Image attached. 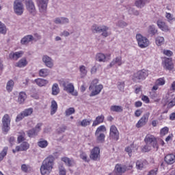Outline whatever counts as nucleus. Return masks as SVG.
<instances>
[{
	"label": "nucleus",
	"instance_id": "cd10ccee",
	"mask_svg": "<svg viewBox=\"0 0 175 175\" xmlns=\"http://www.w3.org/2000/svg\"><path fill=\"white\" fill-rule=\"evenodd\" d=\"M165 69H167V70H172L173 69L174 66L173 63L172 62V59L170 58H167L165 59Z\"/></svg>",
	"mask_w": 175,
	"mask_h": 175
},
{
	"label": "nucleus",
	"instance_id": "b1692460",
	"mask_svg": "<svg viewBox=\"0 0 175 175\" xmlns=\"http://www.w3.org/2000/svg\"><path fill=\"white\" fill-rule=\"evenodd\" d=\"M115 170L117 175H121L122 173L126 172V167H125V166H122L120 164H117L115 167Z\"/></svg>",
	"mask_w": 175,
	"mask_h": 175
},
{
	"label": "nucleus",
	"instance_id": "3c124183",
	"mask_svg": "<svg viewBox=\"0 0 175 175\" xmlns=\"http://www.w3.org/2000/svg\"><path fill=\"white\" fill-rule=\"evenodd\" d=\"M128 23H126V22H124L123 21H119L117 23V26L120 27V28H125V27H127Z\"/></svg>",
	"mask_w": 175,
	"mask_h": 175
},
{
	"label": "nucleus",
	"instance_id": "c9c22d12",
	"mask_svg": "<svg viewBox=\"0 0 175 175\" xmlns=\"http://www.w3.org/2000/svg\"><path fill=\"white\" fill-rule=\"evenodd\" d=\"M126 9L130 14H133L134 16H139V11L137 10H135V8L129 5L126 7Z\"/></svg>",
	"mask_w": 175,
	"mask_h": 175
},
{
	"label": "nucleus",
	"instance_id": "a19ab883",
	"mask_svg": "<svg viewBox=\"0 0 175 175\" xmlns=\"http://www.w3.org/2000/svg\"><path fill=\"white\" fill-rule=\"evenodd\" d=\"M13 87H14V81H13V80H10L6 85L7 91L8 92H12Z\"/></svg>",
	"mask_w": 175,
	"mask_h": 175
},
{
	"label": "nucleus",
	"instance_id": "a18cd8bd",
	"mask_svg": "<svg viewBox=\"0 0 175 175\" xmlns=\"http://www.w3.org/2000/svg\"><path fill=\"white\" fill-rule=\"evenodd\" d=\"M6 32H8L6 25L0 21V33H2L3 35H6Z\"/></svg>",
	"mask_w": 175,
	"mask_h": 175
},
{
	"label": "nucleus",
	"instance_id": "c756f323",
	"mask_svg": "<svg viewBox=\"0 0 175 175\" xmlns=\"http://www.w3.org/2000/svg\"><path fill=\"white\" fill-rule=\"evenodd\" d=\"M150 0H137L135 1V6L137 8H139V9H142V8H144L146 3H149Z\"/></svg>",
	"mask_w": 175,
	"mask_h": 175
},
{
	"label": "nucleus",
	"instance_id": "412c9836",
	"mask_svg": "<svg viewBox=\"0 0 175 175\" xmlns=\"http://www.w3.org/2000/svg\"><path fill=\"white\" fill-rule=\"evenodd\" d=\"M147 165V161L146 160H138L136 161V169L137 170H143Z\"/></svg>",
	"mask_w": 175,
	"mask_h": 175
},
{
	"label": "nucleus",
	"instance_id": "a878e982",
	"mask_svg": "<svg viewBox=\"0 0 175 175\" xmlns=\"http://www.w3.org/2000/svg\"><path fill=\"white\" fill-rule=\"evenodd\" d=\"M57 110H58V104H57V102L53 100L51 101V116H54V114L57 113Z\"/></svg>",
	"mask_w": 175,
	"mask_h": 175
},
{
	"label": "nucleus",
	"instance_id": "58836bf2",
	"mask_svg": "<svg viewBox=\"0 0 175 175\" xmlns=\"http://www.w3.org/2000/svg\"><path fill=\"white\" fill-rule=\"evenodd\" d=\"M59 94V87L57 83H54L52 86V95H58Z\"/></svg>",
	"mask_w": 175,
	"mask_h": 175
},
{
	"label": "nucleus",
	"instance_id": "2eb2a0df",
	"mask_svg": "<svg viewBox=\"0 0 175 175\" xmlns=\"http://www.w3.org/2000/svg\"><path fill=\"white\" fill-rule=\"evenodd\" d=\"M36 3L40 13H46L49 0H36Z\"/></svg>",
	"mask_w": 175,
	"mask_h": 175
},
{
	"label": "nucleus",
	"instance_id": "de8ad7c7",
	"mask_svg": "<svg viewBox=\"0 0 175 175\" xmlns=\"http://www.w3.org/2000/svg\"><path fill=\"white\" fill-rule=\"evenodd\" d=\"M79 70L81 72V77H85L87 76V68L85 66H81L79 67Z\"/></svg>",
	"mask_w": 175,
	"mask_h": 175
},
{
	"label": "nucleus",
	"instance_id": "37998d69",
	"mask_svg": "<svg viewBox=\"0 0 175 175\" xmlns=\"http://www.w3.org/2000/svg\"><path fill=\"white\" fill-rule=\"evenodd\" d=\"M92 122V120L91 119H83L81 122V126H88L89 125H91V123Z\"/></svg>",
	"mask_w": 175,
	"mask_h": 175
},
{
	"label": "nucleus",
	"instance_id": "09e8293b",
	"mask_svg": "<svg viewBox=\"0 0 175 175\" xmlns=\"http://www.w3.org/2000/svg\"><path fill=\"white\" fill-rule=\"evenodd\" d=\"M18 143H23V142H25V133H20L17 139Z\"/></svg>",
	"mask_w": 175,
	"mask_h": 175
},
{
	"label": "nucleus",
	"instance_id": "79ce46f5",
	"mask_svg": "<svg viewBox=\"0 0 175 175\" xmlns=\"http://www.w3.org/2000/svg\"><path fill=\"white\" fill-rule=\"evenodd\" d=\"M155 42L157 46H162L165 43V38L162 36H158L156 38Z\"/></svg>",
	"mask_w": 175,
	"mask_h": 175
},
{
	"label": "nucleus",
	"instance_id": "774afa93",
	"mask_svg": "<svg viewBox=\"0 0 175 175\" xmlns=\"http://www.w3.org/2000/svg\"><path fill=\"white\" fill-rule=\"evenodd\" d=\"M135 117H140L142 116V110L137 109L135 112Z\"/></svg>",
	"mask_w": 175,
	"mask_h": 175
},
{
	"label": "nucleus",
	"instance_id": "f257e3e1",
	"mask_svg": "<svg viewBox=\"0 0 175 175\" xmlns=\"http://www.w3.org/2000/svg\"><path fill=\"white\" fill-rule=\"evenodd\" d=\"M55 158L53 155L47 157L42 163L40 170L42 175H49L54 167Z\"/></svg>",
	"mask_w": 175,
	"mask_h": 175
},
{
	"label": "nucleus",
	"instance_id": "bb28decb",
	"mask_svg": "<svg viewBox=\"0 0 175 175\" xmlns=\"http://www.w3.org/2000/svg\"><path fill=\"white\" fill-rule=\"evenodd\" d=\"M105 121V116L100 115L96 118V120L93 121L92 126H97L99 124H102Z\"/></svg>",
	"mask_w": 175,
	"mask_h": 175
},
{
	"label": "nucleus",
	"instance_id": "338daca9",
	"mask_svg": "<svg viewBox=\"0 0 175 175\" xmlns=\"http://www.w3.org/2000/svg\"><path fill=\"white\" fill-rule=\"evenodd\" d=\"M142 99V100H144V102H146V103H150V98H148V96H143Z\"/></svg>",
	"mask_w": 175,
	"mask_h": 175
},
{
	"label": "nucleus",
	"instance_id": "bf43d9fd",
	"mask_svg": "<svg viewBox=\"0 0 175 175\" xmlns=\"http://www.w3.org/2000/svg\"><path fill=\"white\" fill-rule=\"evenodd\" d=\"M156 84L157 85H163L165 84V79H163V78L157 79L156 81Z\"/></svg>",
	"mask_w": 175,
	"mask_h": 175
},
{
	"label": "nucleus",
	"instance_id": "ea45409f",
	"mask_svg": "<svg viewBox=\"0 0 175 175\" xmlns=\"http://www.w3.org/2000/svg\"><path fill=\"white\" fill-rule=\"evenodd\" d=\"M96 59L98 62H105L106 61V55L103 53H98L96 56Z\"/></svg>",
	"mask_w": 175,
	"mask_h": 175
},
{
	"label": "nucleus",
	"instance_id": "864d4df0",
	"mask_svg": "<svg viewBox=\"0 0 175 175\" xmlns=\"http://www.w3.org/2000/svg\"><path fill=\"white\" fill-rule=\"evenodd\" d=\"M103 131H106V127L104 125L100 126L97 128L95 135L100 134V132H103Z\"/></svg>",
	"mask_w": 175,
	"mask_h": 175
},
{
	"label": "nucleus",
	"instance_id": "f3484780",
	"mask_svg": "<svg viewBox=\"0 0 175 175\" xmlns=\"http://www.w3.org/2000/svg\"><path fill=\"white\" fill-rule=\"evenodd\" d=\"M100 157V149L98 147H94L90 154V159L93 161H98V159Z\"/></svg>",
	"mask_w": 175,
	"mask_h": 175
},
{
	"label": "nucleus",
	"instance_id": "2f4dec72",
	"mask_svg": "<svg viewBox=\"0 0 175 175\" xmlns=\"http://www.w3.org/2000/svg\"><path fill=\"white\" fill-rule=\"evenodd\" d=\"M25 99H27V94L24 92H21L19 93L18 98V103H20L21 105L22 103H24V102H25Z\"/></svg>",
	"mask_w": 175,
	"mask_h": 175
},
{
	"label": "nucleus",
	"instance_id": "7ed1b4c3",
	"mask_svg": "<svg viewBox=\"0 0 175 175\" xmlns=\"http://www.w3.org/2000/svg\"><path fill=\"white\" fill-rule=\"evenodd\" d=\"M91 29L92 33H101L104 38H107L111 35V31H109V27L105 25H93Z\"/></svg>",
	"mask_w": 175,
	"mask_h": 175
},
{
	"label": "nucleus",
	"instance_id": "0e129e2a",
	"mask_svg": "<svg viewBox=\"0 0 175 175\" xmlns=\"http://www.w3.org/2000/svg\"><path fill=\"white\" fill-rule=\"evenodd\" d=\"M55 24H60L62 25V17H57L54 20Z\"/></svg>",
	"mask_w": 175,
	"mask_h": 175
},
{
	"label": "nucleus",
	"instance_id": "f704fd0d",
	"mask_svg": "<svg viewBox=\"0 0 175 175\" xmlns=\"http://www.w3.org/2000/svg\"><path fill=\"white\" fill-rule=\"evenodd\" d=\"M50 75V70L47 68H42L39 71V76L40 77H47Z\"/></svg>",
	"mask_w": 175,
	"mask_h": 175
},
{
	"label": "nucleus",
	"instance_id": "49530a36",
	"mask_svg": "<svg viewBox=\"0 0 175 175\" xmlns=\"http://www.w3.org/2000/svg\"><path fill=\"white\" fill-rule=\"evenodd\" d=\"M8 147H4L3 150L0 152V161H3V159L8 154Z\"/></svg>",
	"mask_w": 175,
	"mask_h": 175
},
{
	"label": "nucleus",
	"instance_id": "c03bdc74",
	"mask_svg": "<svg viewBox=\"0 0 175 175\" xmlns=\"http://www.w3.org/2000/svg\"><path fill=\"white\" fill-rule=\"evenodd\" d=\"M38 147H40L41 148H46V147H47V146H49V142H47V141H46V140L40 139L38 142Z\"/></svg>",
	"mask_w": 175,
	"mask_h": 175
},
{
	"label": "nucleus",
	"instance_id": "473e14b6",
	"mask_svg": "<svg viewBox=\"0 0 175 175\" xmlns=\"http://www.w3.org/2000/svg\"><path fill=\"white\" fill-rule=\"evenodd\" d=\"M62 162H64V163L67 165V166H72L73 165H75V161H73V159H70L68 157H62Z\"/></svg>",
	"mask_w": 175,
	"mask_h": 175
},
{
	"label": "nucleus",
	"instance_id": "13d9d810",
	"mask_svg": "<svg viewBox=\"0 0 175 175\" xmlns=\"http://www.w3.org/2000/svg\"><path fill=\"white\" fill-rule=\"evenodd\" d=\"M133 145H131L125 148L126 152H128L129 157H132V146Z\"/></svg>",
	"mask_w": 175,
	"mask_h": 175
},
{
	"label": "nucleus",
	"instance_id": "69168bd1",
	"mask_svg": "<svg viewBox=\"0 0 175 175\" xmlns=\"http://www.w3.org/2000/svg\"><path fill=\"white\" fill-rule=\"evenodd\" d=\"M80 158L83 159V161H85V162H87V154L82 152L80 154Z\"/></svg>",
	"mask_w": 175,
	"mask_h": 175
},
{
	"label": "nucleus",
	"instance_id": "aec40b11",
	"mask_svg": "<svg viewBox=\"0 0 175 175\" xmlns=\"http://www.w3.org/2000/svg\"><path fill=\"white\" fill-rule=\"evenodd\" d=\"M164 161L167 165H173L175 162V155L174 154H169L165 157Z\"/></svg>",
	"mask_w": 175,
	"mask_h": 175
},
{
	"label": "nucleus",
	"instance_id": "20e7f679",
	"mask_svg": "<svg viewBox=\"0 0 175 175\" xmlns=\"http://www.w3.org/2000/svg\"><path fill=\"white\" fill-rule=\"evenodd\" d=\"M60 85H62L64 91H66V92H68V94H71L73 96H77L79 95L77 91L75 90V85H73V83H69V81H62Z\"/></svg>",
	"mask_w": 175,
	"mask_h": 175
},
{
	"label": "nucleus",
	"instance_id": "e433bc0d",
	"mask_svg": "<svg viewBox=\"0 0 175 175\" xmlns=\"http://www.w3.org/2000/svg\"><path fill=\"white\" fill-rule=\"evenodd\" d=\"M157 32H158V30L155 29V26H154V25H150L148 27V33H149V35L154 36Z\"/></svg>",
	"mask_w": 175,
	"mask_h": 175
},
{
	"label": "nucleus",
	"instance_id": "7c9ffc66",
	"mask_svg": "<svg viewBox=\"0 0 175 175\" xmlns=\"http://www.w3.org/2000/svg\"><path fill=\"white\" fill-rule=\"evenodd\" d=\"M110 111L114 113H121L124 111V109L121 105H111L110 107Z\"/></svg>",
	"mask_w": 175,
	"mask_h": 175
},
{
	"label": "nucleus",
	"instance_id": "4c0bfd02",
	"mask_svg": "<svg viewBox=\"0 0 175 175\" xmlns=\"http://www.w3.org/2000/svg\"><path fill=\"white\" fill-rule=\"evenodd\" d=\"M95 136L96 137L97 143H105L106 135L104 133H100V134L95 135Z\"/></svg>",
	"mask_w": 175,
	"mask_h": 175
},
{
	"label": "nucleus",
	"instance_id": "680f3d73",
	"mask_svg": "<svg viewBox=\"0 0 175 175\" xmlns=\"http://www.w3.org/2000/svg\"><path fill=\"white\" fill-rule=\"evenodd\" d=\"M163 54H165V55H167V57H172V55H173V52H172V51L170 50H164Z\"/></svg>",
	"mask_w": 175,
	"mask_h": 175
},
{
	"label": "nucleus",
	"instance_id": "8fccbe9b",
	"mask_svg": "<svg viewBox=\"0 0 175 175\" xmlns=\"http://www.w3.org/2000/svg\"><path fill=\"white\" fill-rule=\"evenodd\" d=\"M21 170L23 173H28L31 170V167L27 164H23L21 165Z\"/></svg>",
	"mask_w": 175,
	"mask_h": 175
},
{
	"label": "nucleus",
	"instance_id": "0eeeda50",
	"mask_svg": "<svg viewBox=\"0 0 175 175\" xmlns=\"http://www.w3.org/2000/svg\"><path fill=\"white\" fill-rule=\"evenodd\" d=\"M136 39L138 43V46L141 49H146V47H148V46H150V40H148L147 38L142 36V34H137Z\"/></svg>",
	"mask_w": 175,
	"mask_h": 175
},
{
	"label": "nucleus",
	"instance_id": "dca6fc26",
	"mask_svg": "<svg viewBox=\"0 0 175 175\" xmlns=\"http://www.w3.org/2000/svg\"><path fill=\"white\" fill-rule=\"evenodd\" d=\"M42 61L46 68L51 69L54 66V60L47 55H44L42 56Z\"/></svg>",
	"mask_w": 175,
	"mask_h": 175
},
{
	"label": "nucleus",
	"instance_id": "5701e85b",
	"mask_svg": "<svg viewBox=\"0 0 175 175\" xmlns=\"http://www.w3.org/2000/svg\"><path fill=\"white\" fill-rule=\"evenodd\" d=\"M157 26L159 28H160V29H161V31H163L164 32H168V31H170L169 27L166 25V23H165L163 21H158Z\"/></svg>",
	"mask_w": 175,
	"mask_h": 175
},
{
	"label": "nucleus",
	"instance_id": "9b49d317",
	"mask_svg": "<svg viewBox=\"0 0 175 175\" xmlns=\"http://www.w3.org/2000/svg\"><path fill=\"white\" fill-rule=\"evenodd\" d=\"M26 10L31 16L36 14V7L32 0H27L25 3Z\"/></svg>",
	"mask_w": 175,
	"mask_h": 175
},
{
	"label": "nucleus",
	"instance_id": "052dcab7",
	"mask_svg": "<svg viewBox=\"0 0 175 175\" xmlns=\"http://www.w3.org/2000/svg\"><path fill=\"white\" fill-rule=\"evenodd\" d=\"M62 25H64L69 24L70 21H69V18L66 17H62Z\"/></svg>",
	"mask_w": 175,
	"mask_h": 175
},
{
	"label": "nucleus",
	"instance_id": "4468645a",
	"mask_svg": "<svg viewBox=\"0 0 175 175\" xmlns=\"http://www.w3.org/2000/svg\"><path fill=\"white\" fill-rule=\"evenodd\" d=\"M33 112V109L32 108H29L25 109L23 111H22L20 114H18L16 116V122H18L23 120V118L25 117H28V116H31L32 113Z\"/></svg>",
	"mask_w": 175,
	"mask_h": 175
},
{
	"label": "nucleus",
	"instance_id": "4d7b16f0",
	"mask_svg": "<svg viewBox=\"0 0 175 175\" xmlns=\"http://www.w3.org/2000/svg\"><path fill=\"white\" fill-rule=\"evenodd\" d=\"M169 133V128L164 127L161 130V136H165V135H167V133Z\"/></svg>",
	"mask_w": 175,
	"mask_h": 175
},
{
	"label": "nucleus",
	"instance_id": "9d476101",
	"mask_svg": "<svg viewBox=\"0 0 175 175\" xmlns=\"http://www.w3.org/2000/svg\"><path fill=\"white\" fill-rule=\"evenodd\" d=\"M109 139L113 142H117L120 139V133L115 125H112L110 127Z\"/></svg>",
	"mask_w": 175,
	"mask_h": 175
},
{
	"label": "nucleus",
	"instance_id": "5fc2aeb1",
	"mask_svg": "<svg viewBox=\"0 0 175 175\" xmlns=\"http://www.w3.org/2000/svg\"><path fill=\"white\" fill-rule=\"evenodd\" d=\"M65 113H66V116H72V114L75 113V108L70 107V108L68 109L65 111Z\"/></svg>",
	"mask_w": 175,
	"mask_h": 175
},
{
	"label": "nucleus",
	"instance_id": "6e6552de",
	"mask_svg": "<svg viewBox=\"0 0 175 175\" xmlns=\"http://www.w3.org/2000/svg\"><path fill=\"white\" fill-rule=\"evenodd\" d=\"M14 11L17 16H21L24 13V4L21 0H15L14 1Z\"/></svg>",
	"mask_w": 175,
	"mask_h": 175
},
{
	"label": "nucleus",
	"instance_id": "423d86ee",
	"mask_svg": "<svg viewBox=\"0 0 175 175\" xmlns=\"http://www.w3.org/2000/svg\"><path fill=\"white\" fill-rule=\"evenodd\" d=\"M148 76V71L146 70H139L133 74L132 80L135 83H140L143 80H146V78Z\"/></svg>",
	"mask_w": 175,
	"mask_h": 175
},
{
	"label": "nucleus",
	"instance_id": "39448f33",
	"mask_svg": "<svg viewBox=\"0 0 175 175\" xmlns=\"http://www.w3.org/2000/svg\"><path fill=\"white\" fill-rule=\"evenodd\" d=\"M99 83V81L98 79H94L92 82L91 83L89 90L91 91L94 89V87L95 88V90H93L92 93L90 94V96H95V95H98V94H100V91L103 90V85L100 84L97 85V83Z\"/></svg>",
	"mask_w": 175,
	"mask_h": 175
},
{
	"label": "nucleus",
	"instance_id": "1a4fd4ad",
	"mask_svg": "<svg viewBox=\"0 0 175 175\" xmlns=\"http://www.w3.org/2000/svg\"><path fill=\"white\" fill-rule=\"evenodd\" d=\"M12 119L9 114H5L2 118V129L3 132H9L10 131V122Z\"/></svg>",
	"mask_w": 175,
	"mask_h": 175
},
{
	"label": "nucleus",
	"instance_id": "603ef678",
	"mask_svg": "<svg viewBox=\"0 0 175 175\" xmlns=\"http://www.w3.org/2000/svg\"><path fill=\"white\" fill-rule=\"evenodd\" d=\"M59 175H66V170L64 167L63 165L59 166Z\"/></svg>",
	"mask_w": 175,
	"mask_h": 175
},
{
	"label": "nucleus",
	"instance_id": "6e6d98bb",
	"mask_svg": "<svg viewBox=\"0 0 175 175\" xmlns=\"http://www.w3.org/2000/svg\"><path fill=\"white\" fill-rule=\"evenodd\" d=\"M118 88L120 91H124V88H125V83L124 82H118Z\"/></svg>",
	"mask_w": 175,
	"mask_h": 175
},
{
	"label": "nucleus",
	"instance_id": "c85d7f7f",
	"mask_svg": "<svg viewBox=\"0 0 175 175\" xmlns=\"http://www.w3.org/2000/svg\"><path fill=\"white\" fill-rule=\"evenodd\" d=\"M34 81L39 87H44V85H47V84H49V81H47V79H43L40 78L35 79Z\"/></svg>",
	"mask_w": 175,
	"mask_h": 175
},
{
	"label": "nucleus",
	"instance_id": "e2e57ef3",
	"mask_svg": "<svg viewBox=\"0 0 175 175\" xmlns=\"http://www.w3.org/2000/svg\"><path fill=\"white\" fill-rule=\"evenodd\" d=\"M158 173V168H155L154 170H151L147 175H157Z\"/></svg>",
	"mask_w": 175,
	"mask_h": 175
},
{
	"label": "nucleus",
	"instance_id": "72a5a7b5",
	"mask_svg": "<svg viewBox=\"0 0 175 175\" xmlns=\"http://www.w3.org/2000/svg\"><path fill=\"white\" fill-rule=\"evenodd\" d=\"M27 65H28V62H27V59L22 58L16 63V66H18V68H24L25 66H27Z\"/></svg>",
	"mask_w": 175,
	"mask_h": 175
},
{
	"label": "nucleus",
	"instance_id": "6ab92c4d",
	"mask_svg": "<svg viewBox=\"0 0 175 175\" xmlns=\"http://www.w3.org/2000/svg\"><path fill=\"white\" fill-rule=\"evenodd\" d=\"M124 62H122V57L121 56L116 57L113 59L109 64V66H114V65H118V66H121Z\"/></svg>",
	"mask_w": 175,
	"mask_h": 175
},
{
	"label": "nucleus",
	"instance_id": "ddd939ff",
	"mask_svg": "<svg viewBox=\"0 0 175 175\" xmlns=\"http://www.w3.org/2000/svg\"><path fill=\"white\" fill-rule=\"evenodd\" d=\"M150 118V112H146L145 114L142 116V117L139 120L137 123L136 124L137 128H142L146 125L148 122V118Z\"/></svg>",
	"mask_w": 175,
	"mask_h": 175
},
{
	"label": "nucleus",
	"instance_id": "f8f14e48",
	"mask_svg": "<svg viewBox=\"0 0 175 175\" xmlns=\"http://www.w3.org/2000/svg\"><path fill=\"white\" fill-rule=\"evenodd\" d=\"M42 125H43V124L38 123L35 128L29 130L27 131V135L29 136V137H35V136H38V133H39L40 131H42Z\"/></svg>",
	"mask_w": 175,
	"mask_h": 175
},
{
	"label": "nucleus",
	"instance_id": "f03ea898",
	"mask_svg": "<svg viewBox=\"0 0 175 175\" xmlns=\"http://www.w3.org/2000/svg\"><path fill=\"white\" fill-rule=\"evenodd\" d=\"M144 142L146 143V146L142 148V151L144 152H148V151H151L152 148H154L155 151H158L159 146H158L157 138H155L154 135H147L144 139Z\"/></svg>",
	"mask_w": 175,
	"mask_h": 175
},
{
	"label": "nucleus",
	"instance_id": "4be33fe9",
	"mask_svg": "<svg viewBox=\"0 0 175 175\" xmlns=\"http://www.w3.org/2000/svg\"><path fill=\"white\" fill-rule=\"evenodd\" d=\"M33 40V36L32 35H27L23 37L21 40V44L27 45L28 43L32 42Z\"/></svg>",
	"mask_w": 175,
	"mask_h": 175
},
{
	"label": "nucleus",
	"instance_id": "393cba45",
	"mask_svg": "<svg viewBox=\"0 0 175 175\" xmlns=\"http://www.w3.org/2000/svg\"><path fill=\"white\" fill-rule=\"evenodd\" d=\"M28 148H29V144H28L27 142H23L20 146H17L16 147V150H17V152L27 151V150H28Z\"/></svg>",
	"mask_w": 175,
	"mask_h": 175
},
{
	"label": "nucleus",
	"instance_id": "a211bd4d",
	"mask_svg": "<svg viewBox=\"0 0 175 175\" xmlns=\"http://www.w3.org/2000/svg\"><path fill=\"white\" fill-rule=\"evenodd\" d=\"M24 54V52L20 51L18 52H12L9 54V58L13 61H17L18 58H21Z\"/></svg>",
	"mask_w": 175,
	"mask_h": 175
}]
</instances>
